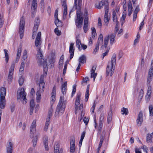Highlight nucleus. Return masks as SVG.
<instances>
[{"instance_id": "obj_27", "label": "nucleus", "mask_w": 153, "mask_h": 153, "mask_svg": "<svg viewBox=\"0 0 153 153\" xmlns=\"http://www.w3.org/2000/svg\"><path fill=\"white\" fill-rule=\"evenodd\" d=\"M88 18H85L84 20V25L83 27V29L84 32L86 33L88 30Z\"/></svg>"}, {"instance_id": "obj_12", "label": "nucleus", "mask_w": 153, "mask_h": 153, "mask_svg": "<svg viewBox=\"0 0 153 153\" xmlns=\"http://www.w3.org/2000/svg\"><path fill=\"white\" fill-rule=\"evenodd\" d=\"M15 64L13 63L10 68L9 72V74L8 76L7 81L8 83L10 84L11 83L13 79V75Z\"/></svg>"}, {"instance_id": "obj_21", "label": "nucleus", "mask_w": 153, "mask_h": 153, "mask_svg": "<svg viewBox=\"0 0 153 153\" xmlns=\"http://www.w3.org/2000/svg\"><path fill=\"white\" fill-rule=\"evenodd\" d=\"M104 119V116L102 114H101L100 116V122L98 126V130L100 132H101L102 127L103 120Z\"/></svg>"}, {"instance_id": "obj_26", "label": "nucleus", "mask_w": 153, "mask_h": 153, "mask_svg": "<svg viewBox=\"0 0 153 153\" xmlns=\"http://www.w3.org/2000/svg\"><path fill=\"white\" fill-rule=\"evenodd\" d=\"M67 83L66 82H65L62 85L61 91L63 95H64L66 94L67 91Z\"/></svg>"}, {"instance_id": "obj_60", "label": "nucleus", "mask_w": 153, "mask_h": 153, "mask_svg": "<svg viewBox=\"0 0 153 153\" xmlns=\"http://www.w3.org/2000/svg\"><path fill=\"white\" fill-rule=\"evenodd\" d=\"M144 24V19L140 24V25L139 28V29L140 30L142 29V28H143Z\"/></svg>"}, {"instance_id": "obj_63", "label": "nucleus", "mask_w": 153, "mask_h": 153, "mask_svg": "<svg viewBox=\"0 0 153 153\" xmlns=\"http://www.w3.org/2000/svg\"><path fill=\"white\" fill-rule=\"evenodd\" d=\"M112 110H111L108 112L107 117L112 118Z\"/></svg>"}, {"instance_id": "obj_10", "label": "nucleus", "mask_w": 153, "mask_h": 153, "mask_svg": "<svg viewBox=\"0 0 153 153\" xmlns=\"http://www.w3.org/2000/svg\"><path fill=\"white\" fill-rule=\"evenodd\" d=\"M77 19L75 20L76 25L77 27L80 28L82 27V23L83 22V18L82 14L79 12L76 13Z\"/></svg>"}, {"instance_id": "obj_30", "label": "nucleus", "mask_w": 153, "mask_h": 153, "mask_svg": "<svg viewBox=\"0 0 153 153\" xmlns=\"http://www.w3.org/2000/svg\"><path fill=\"white\" fill-rule=\"evenodd\" d=\"M55 24L57 27H60L62 26V23L58 19V17L57 18H55Z\"/></svg>"}, {"instance_id": "obj_38", "label": "nucleus", "mask_w": 153, "mask_h": 153, "mask_svg": "<svg viewBox=\"0 0 153 153\" xmlns=\"http://www.w3.org/2000/svg\"><path fill=\"white\" fill-rule=\"evenodd\" d=\"M103 35L102 34H100L99 37L98 41L97 43L99 44H103Z\"/></svg>"}, {"instance_id": "obj_61", "label": "nucleus", "mask_w": 153, "mask_h": 153, "mask_svg": "<svg viewBox=\"0 0 153 153\" xmlns=\"http://www.w3.org/2000/svg\"><path fill=\"white\" fill-rule=\"evenodd\" d=\"M137 13H136L134 12L133 15V21L134 22L136 20L137 17Z\"/></svg>"}, {"instance_id": "obj_54", "label": "nucleus", "mask_w": 153, "mask_h": 153, "mask_svg": "<svg viewBox=\"0 0 153 153\" xmlns=\"http://www.w3.org/2000/svg\"><path fill=\"white\" fill-rule=\"evenodd\" d=\"M96 104L95 103V101L94 102V103L93 104V105L92 107L91 108V111L92 113H93L94 112V110Z\"/></svg>"}, {"instance_id": "obj_18", "label": "nucleus", "mask_w": 153, "mask_h": 153, "mask_svg": "<svg viewBox=\"0 0 153 153\" xmlns=\"http://www.w3.org/2000/svg\"><path fill=\"white\" fill-rule=\"evenodd\" d=\"M74 43H70L69 47V52L70 53V59H71L73 57L74 52Z\"/></svg>"}, {"instance_id": "obj_51", "label": "nucleus", "mask_w": 153, "mask_h": 153, "mask_svg": "<svg viewBox=\"0 0 153 153\" xmlns=\"http://www.w3.org/2000/svg\"><path fill=\"white\" fill-rule=\"evenodd\" d=\"M76 85H74L71 94V96H73L75 94L76 91Z\"/></svg>"}, {"instance_id": "obj_48", "label": "nucleus", "mask_w": 153, "mask_h": 153, "mask_svg": "<svg viewBox=\"0 0 153 153\" xmlns=\"http://www.w3.org/2000/svg\"><path fill=\"white\" fill-rule=\"evenodd\" d=\"M20 77H21L19 78V85L20 86H22L23 84L24 79L22 77V76H20Z\"/></svg>"}, {"instance_id": "obj_31", "label": "nucleus", "mask_w": 153, "mask_h": 153, "mask_svg": "<svg viewBox=\"0 0 153 153\" xmlns=\"http://www.w3.org/2000/svg\"><path fill=\"white\" fill-rule=\"evenodd\" d=\"M85 133L86 132L85 131H84L82 133L81 138L79 144V146L80 147L82 145V141L85 137Z\"/></svg>"}, {"instance_id": "obj_3", "label": "nucleus", "mask_w": 153, "mask_h": 153, "mask_svg": "<svg viewBox=\"0 0 153 153\" xmlns=\"http://www.w3.org/2000/svg\"><path fill=\"white\" fill-rule=\"evenodd\" d=\"M116 62V55L114 54L111 58V61L108 62L106 69V75L111 76L114 71V67Z\"/></svg>"}, {"instance_id": "obj_44", "label": "nucleus", "mask_w": 153, "mask_h": 153, "mask_svg": "<svg viewBox=\"0 0 153 153\" xmlns=\"http://www.w3.org/2000/svg\"><path fill=\"white\" fill-rule=\"evenodd\" d=\"M53 111V108L52 107H51V108L49 110L48 117L47 118H49V119H50V117L52 116Z\"/></svg>"}, {"instance_id": "obj_15", "label": "nucleus", "mask_w": 153, "mask_h": 153, "mask_svg": "<svg viewBox=\"0 0 153 153\" xmlns=\"http://www.w3.org/2000/svg\"><path fill=\"white\" fill-rule=\"evenodd\" d=\"M13 148V143L11 140H9L6 147L7 153H12Z\"/></svg>"}, {"instance_id": "obj_42", "label": "nucleus", "mask_w": 153, "mask_h": 153, "mask_svg": "<svg viewBox=\"0 0 153 153\" xmlns=\"http://www.w3.org/2000/svg\"><path fill=\"white\" fill-rule=\"evenodd\" d=\"M25 64L21 63L19 70V73L20 75H21L22 74V72L24 70Z\"/></svg>"}, {"instance_id": "obj_58", "label": "nucleus", "mask_w": 153, "mask_h": 153, "mask_svg": "<svg viewBox=\"0 0 153 153\" xmlns=\"http://www.w3.org/2000/svg\"><path fill=\"white\" fill-rule=\"evenodd\" d=\"M35 104L34 102V100L33 99H32L30 102V107L32 108H34Z\"/></svg>"}, {"instance_id": "obj_40", "label": "nucleus", "mask_w": 153, "mask_h": 153, "mask_svg": "<svg viewBox=\"0 0 153 153\" xmlns=\"http://www.w3.org/2000/svg\"><path fill=\"white\" fill-rule=\"evenodd\" d=\"M89 80V79L88 77H86L84 78L82 82V84L83 85H85L86 84L87 82Z\"/></svg>"}, {"instance_id": "obj_62", "label": "nucleus", "mask_w": 153, "mask_h": 153, "mask_svg": "<svg viewBox=\"0 0 153 153\" xmlns=\"http://www.w3.org/2000/svg\"><path fill=\"white\" fill-rule=\"evenodd\" d=\"M148 74H151L152 75H153V66L152 65L150 68Z\"/></svg>"}, {"instance_id": "obj_50", "label": "nucleus", "mask_w": 153, "mask_h": 153, "mask_svg": "<svg viewBox=\"0 0 153 153\" xmlns=\"http://www.w3.org/2000/svg\"><path fill=\"white\" fill-rule=\"evenodd\" d=\"M4 23V20L3 18V16H2L0 15V27L2 26Z\"/></svg>"}, {"instance_id": "obj_34", "label": "nucleus", "mask_w": 153, "mask_h": 153, "mask_svg": "<svg viewBox=\"0 0 153 153\" xmlns=\"http://www.w3.org/2000/svg\"><path fill=\"white\" fill-rule=\"evenodd\" d=\"M113 22L116 23H118L117 21L116 12L114 11L113 12Z\"/></svg>"}, {"instance_id": "obj_53", "label": "nucleus", "mask_w": 153, "mask_h": 153, "mask_svg": "<svg viewBox=\"0 0 153 153\" xmlns=\"http://www.w3.org/2000/svg\"><path fill=\"white\" fill-rule=\"evenodd\" d=\"M55 33L57 36H59L61 35V32L59 30L58 27L56 28L54 30Z\"/></svg>"}, {"instance_id": "obj_7", "label": "nucleus", "mask_w": 153, "mask_h": 153, "mask_svg": "<svg viewBox=\"0 0 153 153\" xmlns=\"http://www.w3.org/2000/svg\"><path fill=\"white\" fill-rule=\"evenodd\" d=\"M27 94L23 88H22L17 93V99L18 100L22 101L23 104H25L27 101L26 98Z\"/></svg>"}, {"instance_id": "obj_28", "label": "nucleus", "mask_w": 153, "mask_h": 153, "mask_svg": "<svg viewBox=\"0 0 153 153\" xmlns=\"http://www.w3.org/2000/svg\"><path fill=\"white\" fill-rule=\"evenodd\" d=\"M89 88L90 85H88L87 86L86 91L85 95V101L86 102H87L88 101V99L89 98Z\"/></svg>"}, {"instance_id": "obj_56", "label": "nucleus", "mask_w": 153, "mask_h": 153, "mask_svg": "<svg viewBox=\"0 0 153 153\" xmlns=\"http://www.w3.org/2000/svg\"><path fill=\"white\" fill-rule=\"evenodd\" d=\"M63 59L64 56L63 55H62L60 57V60L59 62V65H62L63 64Z\"/></svg>"}, {"instance_id": "obj_55", "label": "nucleus", "mask_w": 153, "mask_h": 153, "mask_svg": "<svg viewBox=\"0 0 153 153\" xmlns=\"http://www.w3.org/2000/svg\"><path fill=\"white\" fill-rule=\"evenodd\" d=\"M143 91L142 89H141L140 91L139 97L140 99H141L143 96Z\"/></svg>"}, {"instance_id": "obj_47", "label": "nucleus", "mask_w": 153, "mask_h": 153, "mask_svg": "<svg viewBox=\"0 0 153 153\" xmlns=\"http://www.w3.org/2000/svg\"><path fill=\"white\" fill-rule=\"evenodd\" d=\"M149 110L150 116L153 115V106L152 105H150L149 106Z\"/></svg>"}, {"instance_id": "obj_1", "label": "nucleus", "mask_w": 153, "mask_h": 153, "mask_svg": "<svg viewBox=\"0 0 153 153\" xmlns=\"http://www.w3.org/2000/svg\"><path fill=\"white\" fill-rule=\"evenodd\" d=\"M41 36V32H39L36 36L35 42V46L37 48L36 58L38 64L40 65H43V68L46 70L47 69V63L43 59V56L41 50L42 43Z\"/></svg>"}, {"instance_id": "obj_32", "label": "nucleus", "mask_w": 153, "mask_h": 153, "mask_svg": "<svg viewBox=\"0 0 153 153\" xmlns=\"http://www.w3.org/2000/svg\"><path fill=\"white\" fill-rule=\"evenodd\" d=\"M86 57L84 55H82L79 57V61L81 63H84L86 62Z\"/></svg>"}, {"instance_id": "obj_9", "label": "nucleus", "mask_w": 153, "mask_h": 153, "mask_svg": "<svg viewBox=\"0 0 153 153\" xmlns=\"http://www.w3.org/2000/svg\"><path fill=\"white\" fill-rule=\"evenodd\" d=\"M110 40V44L112 45L115 42V35L113 33L105 37L104 39V46L105 48H106L108 41Z\"/></svg>"}, {"instance_id": "obj_45", "label": "nucleus", "mask_w": 153, "mask_h": 153, "mask_svg": "<svg viewBox=\"0 0 153 153\" xmlns=\"http://www.w3.org/2000/svg\"><path fill=\"white\" fill-rule=\"evenodd\" d=\"M100 45V44H98V43H97L95 46V47L94 49V50L93 52V54H96V53L98 51L99 49V46Z\"/></svg>"}, {"instance_id": "obj_4", "label": "nucleus", "mask_w": 153, "mask_h": 153, "mask_svg": "<svg viewBox=\"0 0 153 153\" xmlns=\"http://www.w3.org/2000/svg\"><path fill=\"white\" fill-rule=\"evenodd\" d=\"M64 100L63 96H61L55 112V116L62 115L64 113L66 107L65 103L63 102Z\"/></svg>"}, {"instance_id": "obj_46", "label": "nucleus", "mask_w": 153, "mask_h": 153, "mask_svg": "<svg viewBox=\"0 0 153 153\" xmlns=\"http://www.w3.org/2000/svg\"><path fill=\"white\" fill-rule=\"evenodd\" d=\"M92 29V38H94L95 36H96L97 34L96 33V31L95 29L93 27L91 28Z\"/></svg>"}, {"instance_id": "obj_64", "label": "nucleus", "mask_w": 153, "mask_h": 153, "mask_svg": "<svg viewBox=\"0 0 153 153\" xmlns=\"http://www.w3.org/2000/svg\"><path fill=\"white\" fill-rule=\"evenodd\" d=\"M98 26L100 27H101L102 26L101 20L100 18H99L98 19Z\"/></svg>"}, {"instance_id": "obj_8", "label": "nucleus", "mask_w": 153, "mask_h": 153, "mask_svg": "<svg viewBox=\"0 0 153 153\" xmlns=\"http://www.w3.org/2000/svg\"><path fill=\"white\" fill-rule=\"evenodd\" d=\"M81 95L80 93H78L77 94L76 96L75 102L76 114L77 112L76 111H77L78 110L82 114L83 104H80V103Z\"/></svg>"}, {"instance_id": "obj_25", "label": "nucleus", "mask_w": 153, "mask_h": 153, "mask_svg": "<svg viewBox=\"0 0 153 153\" xmlns=\"http://www.w3.org/2000/svg\"><path fill=\"white\" fill-rule=\"evenodd\" d=\"M48 137L47 136H44L43 138L44 145L45 146V149L47 150H48Z\"/></svg>"}, {"instance_id": "obj_52", "label": "nucleus", "mask_w": 153, "mask_h": 153, "mask_svg": "<svg viewBox=\"0 0 153 153\" xmlns=\"http://www.w3.org/2000/svg\"><path fill=\"white\" fill-rule=\"evenodd\" d=\"M27 56H23L22 59V63L25 64L27 61Z\"/></svg>"}, {"instance_id": "obj_23", "label": "nucleus", "mask_w": 153, "mask_h": 153, "mask_svg": "<svg viewBox=\"0 0 153 153\" xmlns=\"http://www.w3.org/2000/svg\"><path fill=\"white\" fill-rule=\"evenodd\" d=\"M96 67L95 66H93L92 67V69L91 70V77L93 78V81H95V79L97 75V73H95Z\"/></svg>"}, {"instance_id": "obj_39", "label": "nucleus", "mask_w": 153, "mask_h": 153, "mask_svg": "<svg viewBox=\"0 0 153 153\" xmlns=\"http://www.w3.org/2000/svg\"><path fill=\"white\" fill-rule=\"evenodd\" d=\"M121 112L122 114H125V115H127L128 113V109L124 107L122 108Z\"/></svg>"}, {"instance_id": "obj_49", "label": "nucleus", "mask_w": 153, "mask_h": 153, "mask_svg": "<svg viewBox=\"0 0 153 153\" xmlns=\"http://www.w3.org/2000/svg\"><path fill=\"white\" fill-rule=\"evenodd\" d=\"M147 85L148 86L147 94H148L149 95H151V94L152 93V87L150 85Z\"/></svg>"}, {"instance_id": "obj_59", "label": "nucleus", "mask_w": 153, "mask_h": 153, "mask_svg": "<svg viewBox=\"0 0 153 153\" xmlns=\"http://www.w3.org/2000/svg\"><path fill=\"white\" fill-rule=\"evenodd\" d=\"M108 51H109V50L107 49L106 50L105 52L102 54L101 57H102V59L104 58V57L105 56H106L107 55V54L108 52Z\"/></svg>"}, {"instance_id": "obj_43", "label": "nucleus", "mask_w": 153, "mask_h": 153, "mask_svg": "<svg viewBox=\"0 0 153 153\" xmlns=\"http://www.w3.org/2000/svg\"><path fill=\"white\" fill-rule=\"evenodd\" d=\"M41 93L37 91L36 93V101L37 102H39L41 99Z\"/></svg>"}, {"instance_id": "obj_13", "label": "nucleus", "mask_w": 153, "mask_h": 153, "mask_svg": "<svg viewBox=\"0 0 153 153\" xmlns=\"http://www.w3.org/2000/svg\"><path fill=\"white\" fill-rule=\"evenodd\" d=\"M37 6V0H33L31 4V12L32 14H33L34 16L36 10Z\"/></svg>"}, {"instance_id": "obj_5", "label": "nucleus", "mask_w": 153, "mask_h": 153, "mask_svg": "<svg viewBox=\"0 0 153 153\" xmlns=\"http://www.w3.org/2000/svg\"><path fill=\"white\" fill-rule=\"evenodd\" d=\"M6 93V89L4 87H1L0 89V108L1 109H4L5 107Z\"/></svg>"}, {"instance_id": "obj_33", "label": "nucleus", "mask_w": 153, "mask_h": 153, "mask_svg": "<svg viewBox=\"0 0 153 153\" xmlns=\"http://www.w3.org/2000/svg\"><path fill=\"white\" fill-rule=\"evenodd\" d=\"M152 137H153V132L151 134H148L146 137V142L147 143L152 142L151 139Z\"/></svg>"}, {"instance_id": "obj_14", "label": "nucleus", "mask_w": 153, "mask_h": 153, "mask_svg": "<svg viewBox=\"0 0 153 153\" xmlns=\"http://www.w3.org/2000/svg\"><path fill=\"white\" fill-rule=\"evenodd\" d=\"M143 122V114L142 111H140L138 114L137 118L136 120L137 125L140 126Z\"/></svg>"}, {"instance_id": "obj_35", "label": "nucleus", "mask_w": 153, "mask_h": 153, "mask_svg": "<svg viewBox=\"0 0 153 153\" xmlns=\"http://www.w3.org/2000/svg\"><path fill=\"white\" fill-rule=\"evenodd\" d=\"M153 76V75L148 74L147 78V85H150V83L152 79Z\"/></svg>"}, {"instance_id": "obj_19", "label": "nucleus", "mask_w": 153, "mask_h": 153, "mask_svg": "<svg viewBox=\"0 0 153 153\" xmlns=\"http://www.w3.org/2000/svg\"><path fill=\"white\" fill-rule=\"evenodd\" d=\"M75 141L74 139H72L71 140L70 149V153H74L75 148Z\"/></svg>"}, {"instance_id": "obj_11", "label": "nucleus", "mask_w": 153, "mask_h": 153, "mask_svg": "<svg viewBox=\"0 0 153 153\" xmlns=\"http://www.w3.org/2000/svg\"><path fill=\"white\" fill-rule=\"evenodd\" d=\"M25 20L23 17L21 18L20 22L19 34L20 37L22 39L23 36V33L24 32V28L25 27Z\"/></svg>"}, {"instance_id": "obj_20", "label": "nucleus", "mask_w": 153, "mask_h": 153, "mask_svg": "<svg viewBox=\"0 0 153 153\" xmlns=\"http://www.w3.org/2000/svg\"><path fill=\"white\" fill-rule=\"evenodd\" d=\"M36 120H33L30 127V132L31 134H33L36 131Z\"/></svg>"}, {"instance_id": "obj_16", "label": "nucleus", "mask_w": 153, "mask_h": 153, "mask_svg": "<svg viewBox=\"0 0 153 153\" xmlns=\"http://www.w3.org/2000/svg\"><path fill=\"white\" fill-rule=\"evenodd\" d=\"M39 23L40 20L38 19H37L35 21L34 26L33 29V34L32 35V37H33V35H36V32L38 28L39 24Z\"/></svg>"}, {"instance_id": "obj_41", "label": "nucleus", "mask_w": 153, "mask_h": 153, "mask_svg": "<svg viewBox=\"0 0 153 153\" xmlns=\"http://www.w3.org/2000/svg\"><path fill=\"white\" fill-rule=\"evenodd\" d=\"M126 17V13H123V14L120 19V21L122 25L125 22V19Z\"/></svg>"}, {"instance_id": "obj_57", "label": "nucleus", "mask_w": 153, "mask_h": 153, "mask_svg": "<svg viewBox=\"0 0 153 153\" xmlns=\"http://www.w3.org/2000/svg\"><path fill=\"white\" fill-rule=\"evenodd\" d=\"M128 10H132V6L131 2L130 1L128 4Z\"/></svg>"}, {"instance_id": "obj_17", "label": "nucleus", "mask_w": 153, "mask_h": 153, "mask_svg": "<svg viewBox=\"0 0 153 153\" xmlns=\"http://www.w3.org/2000/svg\"><path fill=\"white\" fill-rule=\"evenodd\" d=\"M56 89L55 86H54L53 88L52 93L51 97V105H53L56 100Z\"/></svg>"}, {"instance_id": "obj_6", "label": "nucleus", "mask_w": 153, "mask_h": 153, "mask_svg": "<svg viewBox=\"0 0 153 153\" xmlns=\"http://www.w3.org/2000/svg\"><path fill=\"white\" fill-rule=\"evenodd\" d=\"M47 69L45 70L44 68V70H46V71L44 72L40 77V80L39 81H37L36 83L37 85H39V89L37 91L41 93H43L44 91V88L45 86V84L44 82V77H45L47 75Z\"/></svg>"}, {"instance_id": "obj_36", "label": "nucleus", "mask_w": 153, "mask_h": 153, "mask_svg": "<svg viewBox=\"0 0 153 153\" xmlns=\"http://www.w3.org/2000/svg\"><path fill=\"white\" fill-rule=\"evenodd\" d=\"M76 47L78 48L79 50L80 51L81 49L80 48V45H81L82 44L80 39H77L76 40Z\"/></svg>"}, {"instance_id": "obj_29", "label": "nucleus", "mask_w": 153, "mask_h": 153, "mask_svg": "<svg viewBox=\"0 0 153 153\" xmlns=\"http://www.w3.org/2000/svg\"><path fill=\"white\" fill-rule=\"evenodd\" d=\"M39 134L38 133L34 137H33L32 140V142L33 143V146L35 147L37 141L38 139V137L39 136Z\"/></svg>"}, {"instance_id": "obj_24", "label": "nucleus", "mask_w": 153, "mask_h": 153, "mask_svg": "<svg viewBox=\"0 0 153 153\" xmlns=\"http://www.w3.org/2000/svg\"><path fill=\"white\" fill-rule=\"evenodd\" d=\"M22 51V48L21 47H19L18 49L16 55V63H17L20 58L21 53Z\"/></svg>"}, {"instance_id": "obj_37", "label": "nucleus", "mask_w": 153, "mask_h": 153, "mask_svg": "<svg viewBox=\"0 0 153 153\" xmlns=\"http://www.w3.org/2000/svg\"><path fill=\"white\" fill-rule=\"evenodd\" d=\"M50 120L49 118H47L44 128V130L45 131H47L48 126L50 123Z\"/></svg>"}, {"instance_id": "obj_22", "label": "nucleus", "mask_w": 153, "mask_h": 153, "mask_svg": "<svg viewBox=\"0 0 153 153\" xmlns=\"http://www.w3.org/2000/svg\"><path fill=\"white\" fill-rule=\"evenodd\" d=\"M59 146L58 143H56L54 146V153H62V150L59 149Z\"/></svg>"}, {"instance_id": "obj_2", "label": "nucleus", "mask_w": 153, "mask_h": 153, "mask_svg": "<svg viewBox=\"0 0 153 153\" xmlns=\"http://www.w3.org/2000/svg\"><path fill=\"white\" fill-rule=\"evenodd\" d=\"M104 5L105 14L104 16V21L105 23L107 25L110 19L108 16V3L107 1L102 0L99 2L98 4H96V7L99 9H101L103 7V6Z\"/></svg>"}]
</instances>
